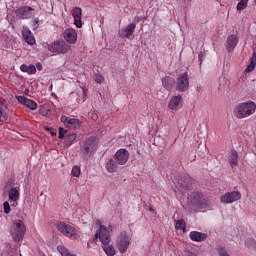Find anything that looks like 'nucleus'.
<instances>
[{
  "label": "nucleus",
  "instance_id": "nucleus-1",
  "mask_svg": "<svg viewBox=\"0 0 256 256\" xmlns=\"http://www.w3.org/2000/svg\"><path fill=\"white\" fill-rule=\"evenodd\" d=\"M209 207V201L199 192H192L188 196L187 208L189 211L197 213L199 209H206Z\"/></svg>",
  "mask_w": 256,
  "mask_h": 256
},
{
  "label": "nucleus",
  "instance_id": "nucleus-2",
  "mask_svg": "<svg viewBox=\"0 0 256 256\" xmlns=\"http://www.w3.org/2000/svg\"><path fill=\"white\" fill-rule=\"evenodd\" d=\"M256 104L253 101L241 102L234 108V115L237 119H245L251 117L255 113Z\"/></svg>",
  "mask_w": 256,
  "mask_h": 256
},
{
  "label": "nucleus",
  "instance_id": "nucleus-3",
  "mask_svg": "<svg viewBox=\"0 0 256 256\" xmlns=\"http://www.w3.org/2000/svg\"><path fill=\"white\" fill-rule=\"evenodd\" d=\"M25 233H27L25 223L21 220H15L10 230V235L13 241H15V243L23 241Z\"/></svg>",
  "mask_w": 256,
  "mask_h": 256
},
{
  "label": "nucleus",
  "instance_id": "nucleus-4",
  "mask_svg": "<svg viewBox=\"0 0 256 256\" xmlns=\"http://www.w3.org/2000/svg\"><path fill=\"white\" fill-rule=\"evenodd\" d=\"M133 239V234L129 232H121L116 241V247L120 253H127L129 245Z\"/></svg>",
  "mask_w": 256,
  "mask_h": 256
},
{
  "label": "nucleus",
  "instance_id": "nucleus-5",
  "mask_svg": "<svg viewBox=\"0 0 256 256\" xmlns=\"http://www.w3.org/2000/svg\"><path fill=\"white\" fill-rule=\"evenodd\" d=\"M96 225L99 227V229L94 235L95 239H99L102 245H109V243H111V234H109L107 226L101 224L100 220H97Z\"/></svg>",
  "mask_w": 256,
  "mask_h": 256
},
{
  "label": "nucleus",
  "instance_id": "nucleus-6",
  "mask_svg": "<svg viewBox=\"0 0 256 256\" xmlns=\"http://www.w3.org/2000/svg\"><path fill=\"white\" fill-rule=\"evenodd\" d=\"M176 91L178 93H185V91H189V73L184 72L180 74L176 79Z\"/></svg>",
  "mask_w": 256,
  "mask_h": 256
},
{
  "label": "nucleus",
  "instance_id": "nucleus-7",
  "mask_svg": "<svg viewBox=\"0 0 256 256\" xmlns=\"http://www.w3.org/2000/svg\"><path fill=\"white\" fill-rule=\"evenodd\" d=\"M83 149H84V155H86L87 157H93L97 149V139L93 136L89 137L85 141L83 145Z\"/></svg>",
  "mask_w": 256,
  "mask_h": 256
},
{
  "label": "nucleus",
  "instance_id": "nucleus-8",
  "mask_svg": "<svg viewBox=\"0 0 256 256\" xmlns=\"http://www.w3.org/2000/svg\"><path fill=\"white\" fill-rule=\"evenodd\" d=\"M56 229L62 233V235H65V237H75V235H77V230L65 222L58 223Z\"/></svg>",
  "mask_w": 256,
  "mask_h": 256
},
{
  "label": "nucleus",
  "instance_id": "nucleus-9",
  "mask_svg": "<svg viewBox=\"0 0 256 256\" xmlns=\"http://www.w3.org/2000/svg\"><path fill=\"white\" fill-rule=\"evenodd\" d=\"M240 199H241V192L239 191L227 192L220 197L221 203H224L225 205L235 203Z\"/></svg>",
  "mask_w": 256,
  "mask_h": 256
},
{
  "label": "nucleus",
  "instance_id": "nucleus-10",
  "mask_svg": "<svg viewBox=\"0 0 256 256\" xmlns=\"http://www.w3.org/2000/svg\"><path fill=\"white\" fill-rule=\"evenodd\" d=\"M49 51L52 53H67L69 49H71V46H69L67 43L61 41V42H54L48 46Z\"/></svg>",
  "mask_w": 256,
  "mask_h": 256
},
{
  "label": "nucleus",
  "instance_id": "nucleus-11",
  "mask_svg": "<svg viewBox=\"0 0 256 256\" xmlns=\"http://www.w3.org/2000/svg\"><path fill=\"white\" fill-rule=\"evenodd\" d=\"M114 160L117 165H125L129 161V151L126 149L118 150L114 155Z\"/></svg>",
  "mask_w": 256,
  "mask_h": 256
},
{
  "label": "nucleus",
  "instance_id": "nucleus-12",
  "mask_svg": "<svg viewBox=\"0 0 256 256\" xmlns=\"http://www.w3.org/2000/svg\"><path fill=\"white\" fill-rule=\"evenodd\" d=\"M168 107L171 111H179L183 107V97L181 95L173 96L168 103Z\"/></svg>",
  "mask_w": 256,
  "mask_h": 256
},
{
  "label": "nucleus",
  "instance_id": "nucleus-13",
  "mask_svg": "<svg viewBox=\"0 0 256 256\" xmlns=\"http://www.w3.org/2000/svg\"><path fill=\"white\" fill-rule=\"evenodd\" d=\"M16 15L19 19H31L33 17V8L30 6L21 7L16 11Z\"/></svg>",
  "mask_w": 256,
  "mask_h": 256
},
{
  "label": "nucleus",
  "instance_id": "nucleus-14",
  "mask_svg": "<svg viewBox=\"0 0 256 256\" xmlns=\"http://www.w3.org/2000/svg\"><path fill=\"white\" fill-rule=\"evenodd\" d=\"M16 99L21 105H24L28 109H31V111H35L37 109V102L25 97V96H16Z\"/></svg>",
  "mask_w": 256,
  "mask_h": 256
},
{
  "label": "nucleus",
  "instance_id": "nucleus-15",
  "mask_svg": "<svg viewBox=\"0 0 256 256\" xmlns=\"http://www.w3.org/2000/svg\"><path fill=\"white\" fill-rule=\"evenodd\" d=\"M237 43H239V38L237 35L232 34L227 37L226 41V49L228 53H231L232 51H235V47H237Z\"/></svg>",
  "mask_w": 256,
  "mask_h": 256
},
{
  "label": "nucleus",
  "instance_id": "nucleus-16",
  "mask_svg": "<svg viewBox=\"0 0 256 256\" xmlns=\"http://www.w3.org/2000/svg\"><path fill=\"white\" fill-rule=\"evenodd\" d=\"M22 37L28 45H35V36L29 28L23 26L22 28Z\"/></svg>",
  "mask_w": 256,
  "mask_h": 256
},
{
  "label": "nucleus",
  "instance_id": "nucleus-17",
  "mask_svg": "<svg viewBox=\"0 0 256 256\" xmlns=\"http://www.w3.org/2000/svg\"><path fill=\"white\" fill-rule=\"evenodd\" d=\"M64 39L68 43H76L77 42V31L73 28H67L64 31Z\"/></svg>",
  "mask_w": 256,
  "mask_h": 256
},
{
  "label": "nucleus",
  "instance_id": "nucleus-18",
  "mask_svg": "<svg viewBox=\"0 0 256 256\" xmlns=\"http://www.w3.org/2000/svg\"><path fill=\"white\" fill-rule=\"evenodd\" d=\"M191 241L201 243V241H207V234L199 231H191L189 234Z\"/></svg>",
  "mask_w": 256,
  "mask_h": 256
},
{
  "label": "nucleus",
  "instance_id": "nucleus-19",
  "mask_svg": "<svg viewBox=\"0 0 256 256\" xmlns=\"http://www.w3.org/2000/svg\"><path fill=\"white\" fill-rule=\"evenodd\" d=\"M162 87L166 89V91H172L175 87V79L171 76H165L162 78Z\"/></svg>",
  "mask_w": 256,
  "mask_h": 256
},
{
  "label": "nucleus",
  "instance_id": "nucleus-20",
  "mask_svg": "<svg viewBox=\"0 0 256 256\" xmlns=\"http://www.w3.org/2000/svg\"><path fill=\"white\" fill-rule=\"evenodd\" d=\"M136 27H137V24L130 23L124 29H122V33H124V37L126 39H130L133 36V34L135 33Z\"/></svg>",
  "mask_w": 256,
  "mask_h": 256
},
{
  "label": "nucleus",
  "instance_id": "nucleus-21",
  "mask_svg": "<svg viewBox=\"0 0 256 256\" xmlns=\"http://www.w3.org/2000/svg\"><path fill=\"white\" fill-rule=\"evenodd\" d=\"M20 70L23 73H28V75H35V73H37V68L35 67V65L27 66L26 64H22L20 66Z\"/></svg>",
  "mask_w": 256,
  "mask_h": 256
},
{
  "label": "nucleus",
  "instance_id": "nucleus-22",
  "mask_svg": "<svg viewBox=\"0 0 256 256\" xmlns=\"http://www.w3.org/2000/svg\"><path fill=\"white\" fill-rule=\"evenodd\" d=\"M239 163V153L237 151L232 150L229 156V164L231 167H235Z\"/></svg>",
  "mask_w": 256,
  "mask_h": 256
},
{
  "label": "nucleus",
  "instance_id": "nucleus-23",
  "mask_svg": "<svg viewBox=\"0 0 256 256\" xmlns=\"http://www.w3.org/2000/svg\"><path fill=\"white\" fill-rule=\"evenodd\" d=\"M9 201H19V190L15 187L11 188L8 192Z\"/></svg>",
  "mask_w": 256,
  "mask_h": 256
},
{
  "label": "nucleus",
  "instance_id": "nucleus-24",
  "mask_svg": "<svg viewBox=\"0 0 256 256\" xmlns=\"http://www.w3.org/2000/svg\"><path fill=\"white\" fill-rule=\"evenodd\" d=\"M118 166H117V162L115 161V159H110L107 163H106V170L108 171V173H115V171H117Z\"/></svg>",
  "mask_w": 256,
  "mask_h": 256
},
{
  "label": "nucleus",
  "instance_id": "nucleus-25",
  "mask_svg": "<svg viewBox=\"0 0 256 256\" xmlns=\"http://www.w3.org/2000/svg\"><path fill=\"white\" fill-rule=\"evenodd\" d=\"M256 67V52H253L252 57L250 59V64L247 66L245 72L251 73V71H254Z\"/></svg>",
  "mask_w": 256,
  "mask_h": 256
},
{
  "label": "nucleus",
  "instance_id": "nucleus-26",
  "mask_svg": "<svg viewBox=\"0 0 256 256\" xmlns=\"http://www.w3.org/2000/svg\"><path fill=\"white\" fill-rule=\"evenodd\" d=\"M103 251H105L106 255L113 256L117 251L115 250V247L113 245H102Z\"/></svg>",
  "mask_w": 256,
  "mask_h": 256
},
{
  "label": "nucleus",
  "instance_id": "nucleus-27",
  "mask_svg": "<svg viewBox=\"0 0 256 256\" xmlns=\"http://www.w3.org/2000/svg\"><path fill=\"white\" fill-rule=\"evenodd\" d=\"M81 125V121L77 118H68V124H66V127H79Z\"/></svg>",
  "mask_w": 256,
  "mask_h": 256
},
{
  "label": "nucleus",
  "instance_id": "nucleus-28",
  "mask_svg": "<svg viewBox=\"0 0 256 256\" xmlns=\"http://www.w3.org/2000/svg\"><path fill=\"white\" fill-rule=\"evenodd\" d=\"M247 3H249V0H240L236 6L237 11H243V9H247Z\"/></svg>",
  "mask_w": 256,
  "mask_h": 256
},
{
  "label": "nucleus",
  "instance_id": "nucleus-29",
  "mask_svg": "<svg viewBox=\"0 0 256 256\" xmlns=\"http://www.w3.org/2000/svg\"><path fill=\"white\" fill-rule=\"evenodd\" d=\"M245 245L248 249H256V241L253 238L246 239Z\"/></svg>",
  "mask_w": 256,
  "mask_h": 256
},
{
  "label": "nucleus",
  "instance_id": "nucleus-30",
  "mask_svg": "<svg viewBox=\"0 0 256 256\" xmlns=\"http://www.w3.org/2000/svg\"><path fill=\"white\" fill-rule=\"evenodd\" d=\"M187 224L183 220H178L175 224V229H179L180 231H185V227Z\"/></svg>",
  "mask_w": 256,
  "mask_h": 256
},
{
  "label": "nucleus",
  "instance_id": "nucleus-31",
  "mask_svg": "<svg viewBox=\"0 0 256 256\" xmlns=\"http://www.w3.org/2000/svg\"><path fill=\"white\" fill-rule=\"evenodd\" d=\"M72 17H74V19H81V8L76 7L72 10Z\"/></svg>",
  "mask_w": 256,
  "mask_h": 256
},
{
  "label": "nucleus",
  "instance_id": "nucleus-32",
  "mask_svg": "<svg viewBox=\"0 0 256 256\" xmlns=\"http://www.w3.org/2000/svg\"><path fill=\"white\" fill-rule=\"evenodd\" d=\"M7 119H8L7 112H5V110H3V108L0 107V121L5 122L7 121Z\"/></svg>",
  "mask_w": 256,
  "mask_h": 256
},
{
  "label": "nucleus",
  "instance_id": "nucleus-33",
  "mask_svg": "<svg viewBox=\"0 0 256 256\" xmlns=\"http://www.w3.org/2000/svg\"><path fill=\"white\" fill-rule=\"evenodd\" d=\"M71 173H72L73 177H80L81 169L79 167H77V166H74L72 168V172Z\"/></svg>",
  "mask_w": 256,
  "mask_h": 256
},
{
  "label": "nucleus",
  "instance_id": "nucleus-34",
  "mask_svg": "<svg viewBox=\"0 0 256 256\" xmlns=\"http://www.w3.org/2000/svg\"><path fill=\"white\" fill-rule=\"evenodd\" d=\"M3 209L6 215H9V213H11V206L9 205V202L5 201L3 203Z\"/></svg>",
  "mask_w": 256,
  "mask_h": 256
},
{
  "label": "nucleus",
  "instance_id": "nucleus-35",
  "mask_svg": "<svg viewBox=\"0 0 256 256\" xmlns=\"http://www.w3.org/2000/svg\"><path fill=\"white\" fill-rule=\"evenodd\" d=\"M75 139H77V134H75V133L68 134L66 137L67 143H73V141H75Z\"/></svg>",
  "mask_w": 256,
  "mask_h": 256
},
{
  "label": "nucleus",
  "instance_id": "nucleus-36",
  "mask_svg": "<svg viewBox=\"0 0 256 256\" xmlns=\"http://www.w3.org/2000/svg\"><path fill=\"white\" fill-rule=\"evenodd\" d=\"M44 129H45V131H49V133L52 135V137L57 136V132L55 131V129H53V127L45 126Z\"/></svg>",
  "mask_w": 256,
  "mask_h": 256
},
{
  "label": "nucleus",
  "instance_id": "nucleus-37",
  "mask_svg": "<svg viewBox=\"0 0 256 256\" xmlns=\"http://www.w3.org/2000/svg\"><path fill=\"white\" fill-rule=\"evenodd\" d=\"M74 25H76L78 29H81V27H83V22L81 21V18H74Z\"/></svg>",
  "mask_w": 256,
  "mask_h": 256
},
{
  "label": "nucleus",
  "instance_id": "nucleus-38",
  "mask_svg": "<svg viewBox=\"0 0 256 256\" xmlns=\"http://www.w3.org/2000/svg\"><path fill=\"white\" fill-rule=\"evenodd\" d=\"M65 133H67V130L64 129L63 127H59L58 137H59L60 139H63V137H65Z\"/></svg>",
  "mask_w": 256,
  "mask_h": 256
},
{
  "label": "nucleus",
  "instance_id": "nucleus-39",
  "mask_svg": "<svg viewBox=\"0 0 256 256\" xmlns=\"http://www.w3.org/2000/svg\"><path fill=\"white\" fill-rule=\"evenodd\" d=\"M33 31H37L39 29V18H35L33 21Z\"/></svg>",
  "mask_w": 256,
  "mask_h": 256
},
{
  "label": "nucleus",
  "instance_id": "nucleus-40",
  "mask_svg": "<svg viewBox=\"0 0 256 256\" xmlns=\"http://www.w3.org/2000/svg\"><path fill=\"white\" fill-rule=\"evenodd\" d=\"M94 81H95V83H99V84L103 83V76L95 75L94 76Z\"/></svg>",
  "mask_w": 256,
  "mask_h": 256
},
{
  "label": "nucleus",
  "instance_id": "nucleus-41",
  "mask_svg": "<svg viewBox=\"0 0 256 256\" xmlns=\"http://www.w3.org/2000/svg\"><path fill=\"white\" fill-rule=\"evenodd\" d=\"M61 121H62V123H64V125L67 126V124H68V122H69V117H67V116H62V117H61Z\"/></svg>",
  "mask_w": 256,
  "mask_h": 256
},
{
  "label": "nucleus",
  "instance_id": "nucleus-42",
  "mask_svg": "<svg viewBox=\"0 0 256 256\" xmlns=\"http://www.w3.org/2000/svg\"><path fill=\"white\" fill-rule=\"evenodd\" d=\"M203 57H204L203 53H200V54L198 55V59H199V61H200L201 63H203Z\"/></svg>",
  "mask_w": 256,
  "mask_h": 256
},
{
  "label": "nucleus",
  "instance_id": "nucleus-43",
  "mask_svg": "<svg viewBox=\"0 0 256 256\" xmlns=\"http://www.w3.org/2000/svg\"><path fill=\"white\" fill-rule=\"evenodd\" d=\"M36 67L38 71H41L43 69V65H41V63L36 64Z\"/></svg>",
  "mask_w": 256,
  "mask_h": 256
},
{
  "label": "nucleus",
  "instance_id": "nucleus-44",
  "mask_svg": "<svg viewBox=\"0 0 256 256\" xmlns=\"http://www.w3.org/2000/svg\"><path fill=\"white\" fill-rule=\"evenodd\" d=\"M53 95V97H57V95H55V94H52Z\"/></svg>",
  "mask_w": 256,
  "mask_h": 256
},
{
  "label": "nucleus",
  "instance_id": "nucleus-45",
  "mask_svg": "<svg viewBox=\"0 0 256 256\" xmlns=\"http://www.w3.org/2000/svg\"><path fill=\"white\" fill-rule=\"evenodd\" d=\"M149 211H153V208H150Z\"/></svg>",
  "mask_w": 256,
  "mask_h": 256
}]
</instances>
